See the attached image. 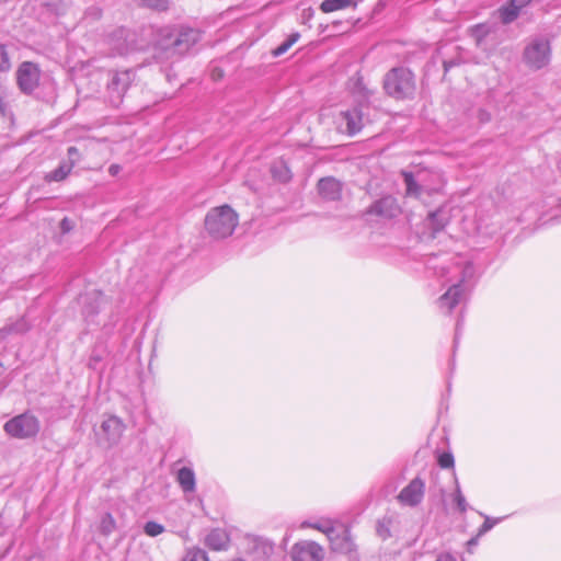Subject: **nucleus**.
I'll return each instance as SVG.
<instances>
[{
    "label": "nucleus",
    "mask_w": 561,
    "mask_h": 561,
    "mask_svg": "<svg viewBox=\"0 0 561 561\" xmlns=\"http://www.w3.org/2000/svg\"><path fill=\"white\" fill-rule=\"evenodd\" d=\"M202 39V32L190 26L153 30L142 50L159 62L181 58Z\"/></svg>",
    "instance_id": "f257e3e1"
},
{
    "label": "nucleus",
    "mask_w": 561,
    "mask_h": 561,
    "mask_svg": "<svg viewBox=\"0 0 561 561\" xmlns=\"http://www.w3.org/2000/svg\"><path fill=\"white\" fill-rule=\"evenodd\" d=\"M382 88L396 101H411L416 95L415 75L408 67H393L383 76Z\"/></svg>",
    "instance_id": "f03ea898"
},
{
    "label": "nucleus",
    "mask_w": 561,
    "mask_h": 561,
    "mask_svg": "<svg viewBox=\"0 0 561 561\" xmlns=\"http://www.w3.org/2000/svg\"><path fill=\"white\" fill-rule=\"evenodd\" d=\"M204 224L209 237L220 240L233 233L239 224V216L229 205H221L207 213Z\"/></svg>",
    "instance_id": "7ed1b4c3"
},
{
    "label": "nucleus",
    "mask_w": 561,
    "mask_h": 561,
    "mask_svg": "<svg viewBox=\"0 0 561 561\" xmlns=\"http://www.w3.org/2000/svg\"><path fill=\"white\" fill-rule=\"evenodd\" d=\"M551 58L550 41L545 36L529 39L523 51V60L531 70H540L549 65Z\"/></svg>",
    "instance_id": "20e7f679"
},
{
    "label": "nucleus",
    "mask_w": 561,
    "mask_h": 561,
    "mask_svg": "<svg viewBox=\"0 0 561 561\" xmlns=\"http://www.w3.org/2000/svg\"><path fill=\"white\" fill-rule=\"evenodd\" d=\"M39 430L41 423L38 419L28 412L16 415L4 424L5 433L19 439L33 438L38 434Z\"/></svg>",
    "instance_id": "39448f33"
},
{
    "label": "nucleus",
    "mask_w": 561,
    "mask_h": 561,
    "mask_svg": "<svg viewBox=\"0 0 561 561\" xmlns=\"http://www.w3.org/2000/svg\"><path fill=\"white\" fill-rule=\"evenodd\" d=\"M125 425L122 420L115 415L106 417L95 430L98 444L104 448H110L121 440Z\"/></svg>",
    "instance_id": "423d86ee"
},
{
    "label": "nucleus",
    "mask_w": 561,
    "mask_h": 561,
    "mask_svg": "<svg viewBox=\"0 0 561 561\" xmlns=\"http://www.w3.org/2000/svg\"><path fill=\"white\" fill-rule=\"evenodd\" d=\"M39 69L31 61L22 62L16 71V82L20 90L25 94H31L38 85Z\"/></svg>",
    "instance_id": "0eeeda50"
},
{
    "label": "nucleus",
    "mask_w": 561,
    "mask_h": 561,
    "mask_svg": "<svg viewBox=\"0 0 561 561\" xmlns=\"http://www.w3.org/2000/svg\"><path fill=\"white\" fill-rule=\"evenodd\" d=\"M425 482L419 477L412 479L398 494V501L405 506L415 507L424 497Z\"/></svg>",
    "instance_id": "6e6552de"
},
{
    "label": "nucleus",
    "mask_w": 561,
    "mask_h": 561,
    "mask_svg": "<svg viewBox=\"0 0 561 561\" xmlns=\"http://www.w3.org/2000/svg\"><path fill=\"white\" fill-rule=\"evenodd\" d=\"M290 557L293 561H322L323 549L314 541L304 540L293 546Z\"/></svg>",
    "instance_id": "1a4fd4ad"
},
{
    "label": "nucleus",
    "mask_w": 561,
    "mask_h": 561,
    "mask_svg": "<svg viewBox=\"0 0 561 561\" xmlns=\"http://www.w3.org/2000/svg\"><path fill=\"white\" fill-rule=\"evenodd\" d=\"M81 302L87 321L93 322L94 317L105 307L107 300L102 291L93 289L81 296Z\"/></svg>",
    "instance_id": "9d476101"
},
{
    "label": "nucleus",
    "mask_w": 561,
    "mask_h": 561,
    "mask_svg": "<svg viewBox=\"0 0 561 561\" xmlns=\"http://www.w3.org/2000/svg\"><path fill=\"white\" fill-rule=\"evenodd\" d=\"M366 215L391 219L400 214V206L397 199L387 195L375 201L365 211Z\"/></svg>",
    "instance_id": "9b49d317"
},
{
    "label": "nucleus",
    "mask_w": 561,
    "mask_h": 561,
    "mask_svg": "<svg viewBox=\"0 0 561 561\" xmlns=\"http://www.w3.org/2000/svg\"><path fill=\"white\" fill-rule=\"evenodd\" d=\"M364 107L354 105L345 111H341L340 117L345 123V133L354 136L364 127Z\"/></svg>",
    "instance_id": "f8f14e48"
},
{
    "label": "nucleus",
    "mask_w": 561,
    "mask_h": 561,
    "mask_svg": "<svg viewBox=\"0 0 561 561\" xmlns=\"http://www.w3.org/2000/svg\"><path fill=\"white\" fill-rule=\"evenodd\" d=\"M318 191L320 196L325 201H340L342 198V183L332 178H322L318 182Z\"/></svg>",
    "instance_id": "ddd939ff"
},
{
    "label": "nucleus",
    "mask_w": 561,
    "mask_h": 561,
    "mask_svg": "<svg viewBox=\"0 0 561 561\" xmlns=\"http://www.w3.org/2000/svg\"><path fill=\"white\" fill-rule=\"evenodd\" d=\"M463 297V289L460 284H454L448 290L442 295L438 300V307L446 313H450L453 309L460 302Z\"/></svg>",
    "instance_id": "4468645a"
},
{
    "label": "nucleus",
    "mask_w": 561,
    "mask_h": 561,
    "mask_svg": "<svg viewBox=\"0 0 561 561\" xmlns=\"http://www.w3.org/2000/svg\"><path fill=\"white\" fill-rule=\"evenodd\" d=\"M374 94L373 90H369L363 82L362 78H357L352 88V96L355 105L368 108L370 105V99Z\"/></svg>",
    "instance_id": "2eb2a0df"
},
{
    "label": "nucleus",
    "mask_w": 561,
    "mask_h": 561,
    "mask_svg": "<svg viewBox=\"0 0 561 561\" xmlns=\"http://www.w3.org/2000/svg\"><path fill=\"white\" fill-rule=\"evenodd\" d=\"M176 481L184 493H192L196 489L195 473L188 467H182L178 470Z\"/></svg>",
    "instance_id": "dca6fc26"
},
{
    "label": "nucleus",
    "mask_w": 561,
    "mask_h": 561,
    "mask_svg": "<svg viewBox=\"0 0 561 561\" xmlns=\"http://www.w3.org/2000/svg\"><path fill=\"white\" fill-rule=\"evenodd\" d=\"M494 32V25L490 23H479L468 28V34L474 41L477 47H482L484 39Z\"/></svg>",
    "instance_id": "f3484780"
},
{
    "label": "nucleus",
    "mask_w": 561,
    "mask_h": 561,
    "mask_svg": "<svg viewBox=\"0 0 561 561\" xmlns=\"http://www.w3.org/2000/svg\"><path fill=\"white\" fill-rule=\"evenodd\" d=\"M228 541V536L220 529H213L205 538V545L215 551L225 550Z\"/></svg>",
    "instance_id": "a211bd4d"
},
{
    "label": "nucleus",
    "mask_w": 561,
    "mask_h": 561,
    "mask_svg": "<svg viewBox=\"0 0 561 561\" xmlns=\"http://www.w3.org/2000/svg\"><path fill=\"white\" fill-rule=\"evenodd\" d=\"M72 169L73 163L71 161H60L55 170L45 174L44 180L47 183L61 182L71 173Z\"/></svg>",
    "instance_id": "6ab92c4d"
},
{
    "label": "nucleus",
    "mask_w": 561,
    "mask_h": 561,
    "mask_svg": "<svg viewBox=\"0 0 561 561\" xmlns=\"http://www.w3.org/2000/svg\"><path fill=\"white\" fill-rule=\"evenodd\" d=\"M128 79L127 73H115L111 80V82L107 84V89L111 93H115V98L117 101L121 100L123 93L126 90V80Z\"/></svg>",
    "instance_id": "aec40b11"
},
{
    "label": "nucleus",
    "mask_w": 561,
    "mask_h": 561,
    "mask_svg": "<svg viewBox=\"0 0 561 561\" xmlns=\"http://www.w3.org/2000/svg\"><path fill=\"white\" fill-rule=\"evenodd\" d=\"M520 13V9L510 0L506 4L499 9V16L503 24L514 22Z\"/></svg>",
    "instance_id": "412c9836"
},
{
    "label": "nucleus",
    "mask_w": 561,
    "mask_h": 561,
    "mask_svg": "<svg viewBox=\"0 0 561 561\" xmlns=\"http://www.w3.org/2000/svg\"><path fill=\"white\" fill-rule=\"evenodd\" d=\"M356 2L354 0H324L320 9L324 13H330L333 11L346 9L350 7H355Z\"/></svg>",
    "instance_id": "4be33fe9"
},
{
    "label": "nucleus",
    "mask_w": 561,
    "mask_h": 561,
    "mask_svg": "<svg viewBox=\"0 0 561 561\" xmlns=\"http://www.w3.org/2000/svg\"><path fill=\"white\" fill-rule=\"evenodd\" d=\"M428 222L434 232H439L447 225V219L443 216L440 210H435L428 214Z\"/></svg>",
    "instance_id": "5701e85b"
},
{
    "label": "nucleus",
    "mask_w": 561,
    "mask_h": 561,
    "mask_svg": "<svg viewBox=\"0 0 561 561\" xmlns=\"http://www.w3.org/2000/svg\"><path fill=\"white\" fill-rule=\"evenodd\" d=\"M300 38V34L298 32L291 33L286 41H284L279 46L272 50V55L274 57H279L285 54L298 39Z\"/></svg>",
    "instance_id": "b1692460"
},
{
    "label": "nucleus",
    "mask_w": 561,
    "mask_h": 561,
    "mask_svg": "<svg viewBox=\"0 0 561 561\" xmlns=\"http://www.w3.org/2000/svg\"><path fill=\"white\" fill-rule=\"evenodd\" d=\"M404 183L407 186V194L419 196L421 194V186L414 179V175L411 172H402Z\"/></svg>",
    "instance_id": "393cba45"
},
{
    "label": "nucleus",
    "mask_w": 561,
    "mask_h": 561,
    "mask_svg": "<svg viewBox=\"0 0 561 561\" xmlns=\"http://www.w3.org/2000/svg\"><path fill=\"white\" fill-rule=\"evenodd\" d=\"M182 561H208V557L205 550L193 547L186 550Z\"/></svg>",
    "instance_id": "a878e982"
},
{
    "label": "nucleus",
    "mask_w": 561,
    "mask_h": 561,
    "mask_svg": "<svg viewBox=\"0 0 561 561\" xmlns=\"http://www.w3.org/2000/svg\"><path fill=\"white\" fill-rule=\"evenodd\" d=\"M100 533L104 536L111 535L115 529V520L110 513H105L100 522L99 526Z\"/></svg>",
    "instance_id": "bb28decb"
},
{
    "label": "nucleus",
    "mask_w": 561,
    "mask_h": 561,
    "mask_svg": "<svg viewBox=\"0 0 561 561\" xmlns=\"http://www.w3.org/2000/svg\"><path fill=\"white\" fill-rule=\"evenodd\" d=\"M454 502L456 503L460 513H465L468 510V503L461 492L457 478L455 479Z\"/></svg>",
    "instance_id": "cd10ccee"
},
{
    "label": "nucleus",
    "mask_w": 561,
    "mask_h": 561,
    "mask_svg": "<svg viewBox=\"0 0 561 561\" xmlns=\"http://www.w3.org/2000/svg\"><path fill=\"white\" fill-rule=\"evenodd\" d=\"M391 519L383 517L377 522L376 531L381 539H387L391 536L390 531Z\"/></svg>",
    "instance_id": "c85d7f7f"
},
{
    "label": "nucleus",
    "mask_w": 561,
    "mask_h": 561,
    "mask_svg": "<svg viewBox=\"0 0 561 561\" xmlns=\"http://www.w3.org/2000/svg\"><path fill=\"white\" fill-rule=\"evenodd\" d=\"M142 531L150 537H156L164 531V526L157 522L149 520L142 526Z\"/></svg>",
    "instance_id": "c756f323"
},
{
    "label": "nucleus",
    "mask_w": 561,
    "mask_h": 561,
    "mask_svg": "<svg viewBox=\"0 0 561 561\" xmlns=\"http://www.w3.org/2000/svg\"><path fill=\"white\" fill-rule=\"evenodd\" d=\"M309 527H312L314 529H318L322 533H324L331 541L334 540L333 535L335 533L334 527L332 526L331 522H323V523H314V524H307Z\"/></svg>",
    "instance_id": "7c9ffc66"
},
{
    "label": "nucleus",
    "mask_w": 561,
    "mask_h": 561,
    "mask_svg": "<svg viewBox=\"0 0 561 561\" xmlns=\"http://www.w3.org/2000/svg\"><path fill=\"white\" fill-rule=\"evenodd\" d=\"M11 68L10 56L7 46L0 44V72H7Z\"/></svg>",
    "instance_id": "2f4dec72"
},
{
    "label": "nucleus",
    "mask_w": 561,
    "mask_h": 561,
    "mask_svg": "<svg viewBox=\"0 0 561 561\" xmlns=\"http://www.w3.org/2000/svg\"><path fill=\"white\" fill-rule=\"evenodd\" d=\"M142 5L162 12L169 9V0H142Z\"/></svg>",
    "instance_id": "473e14b6"
},
{
    "label": "nucleus",
    "mask_w": 561,
    "mask_h": 561,
    "mask_svg": "<svg viewBox=\"0 0 561 561\" xmlns=\"http://www.w3.org/2000/svg\"><path fill=\"white\" fill-rule=\"evenodd\" d=\"M26 330H27L26 323L22 319V320L18 321L14 324L4 327L0 332H3L5 334H10V333H22V332H25Z\"/></svg>",
    "instance_id": "72a5a7b5"
},
{
    "label": "nucleus",
    "mask_w": 561,
    "mask_h": 561,
    "mask_svg": "<svg viewBox=\"0 0 561 561\" xmlns=\"http://www.w3.org/2000/svg\"><path fill=\"white\" fill-rule=\"evenodd\" d=\"M272 172L274 178L278 179L282 182H288L291 179V173L285 165H282L279 170L277 169V167H273Z\"/></svg>",
    "instance_id": "f704fd0d"
},
{
    "label": "nucleus",
    "mask_w": 561,
    "mask_h": 561,
    "mask_svg": "<svg viewBox=\"0 0 561 561\" xmlns=\"http://www.w3.org/2000/svg\"><path fill=\"white\" fill-rule=\"evenodd\" d=\"M500 520H501V518L493 519V518L486 516L483 524L480 526V528L478 530V536H483L484 534L490 531Z\"/></svg>",
    "instance_id": "c9c22d12"
},
{
    "label": "nucleus",
    "mask_w": 561,
    "mask_h": 561,
    "mask_svg": "<svg viewBox=\"0 0 561 561\" xmlns=\"http://www.w3.org/2000/svg\"><path fill=\"white\" fill-rule=\"evenodd\" d=\"M438 465L444 468H453L454 467V456L450 453H443L438 456Z\"/></svg>",
    "instance_id": "e433bc0d"
},
{
    "label": "nucleus",
    "mask_w": 561,
    "mask_h": 561,
    "mask_svg": "<svg viewBox=\"0 0 561 561\" xmlns=\"http://www.w3.org/2000/svg\"><path fill=\"white\" fill-rule=\"evenodd\" d=\"M473 274H474L473 264L470 262L466 263V265L462 268V277L457 284H460L462 286V284L465 282H467L468 279H470L473 276Z\"/></svg>",
    "instance_id": "4c0bfd02"
},
{
    "label": "nucleus",
    "mask_w": 561,
    "mask_h": 561,
    "mask_svg": "<svg viewBox=\"0 0 561 561\" xmlns=\"http://www.w3.org/2000/svg\"><path fill=\"white\" fill-rule=\"evenodd\" d=\"M67 156H68V159L66 161H71L75 167L76 163L79 161V157H80L79 149L75 146H70L67 149Z\"/></svg>",
    "instance_id": "58836bf2"
},
{
    "label": "nucleus",
    "mask_w": 561,
    "mask_h": 561,
    "mask_svg": "<svg viewBox=\"0 0 561 561\" xmlns=\"http://www.w3.org/2000/svg\"><path fill=\"white\" fill-rule=\"evenodd\" d=\"M60 230L62 233H68L69 231H71L75 227L73 225V221L67 217H65L61 221H60Z\"/></svg>",
    "instance_id": "ea45409f"
},
{
    "label": "nucleus",
    "mask_w": 561,
    "mask_h": 561,
    "mask_svg": "<svg viewBox=\"0 0 561 561\" xmlns=\"http://www.w3.org/2000/svg\"><path fill=\"white\" fill-rule=\"evenodd\" d=\"M8 112H9V106L5 101V94H4V92L0 91V114L2 116H7Z\"/></svg>",
    "instance_id": "a19ab883"
},
{
    "label": "nucleus",
    "mask_w": 561,
    "mask_h": 561,
    "mask_svg": "<svg viewBox=\"0 0 561 561\" xmlns=\"http://www.w3.org/2000/svg\"><path fill=\"white\" fill-rule=\"evenodd\" d=\"M343 540H344V543H343L342 546H340V547H334V549H336V550H341V551L350 550L352 542H351V540L348 539V537H347V533H346V531L344 533V538H343Z\"/></svg>",
    "instance_id": "79ce46f5"
},
{
    "label": "nucleus",
    "mask_w": 561,
    "mask_h": 561,
    "mask_svg": "<svg viewBox=\"0 0 561 561\" xmlns=\"http://www.w3.org/2000/svg\"><path fill=\"white\" fill-rule=\"evenodd\" d=\"M435 561H457V560L449 553H442V554L437 556Z\"/></svg>",
    "instance_id": "37998d69"
},
{
    "label": "nucleus",
    "mask_w": 561,
    "mask_h": 561,
    "mask_svg": "<svg viewBox=\"0 0 561 561\" xmlns=\"http://www.w3.org/2000/svg\"><path fill=\"white\" fill-rule=\"evenodd\" d=\"M121 171V165L119 164H111L110 168H108V173L112 175V176H116Z\"/></svg>",
    "instance_id": "c03bdc74"
},
{
    "label": "nucleus",
    "mask_w": 561,
    "mask_h": 561,
    "mask_svg": "<svg viewBox=\"0 0 561 561\" xmlns=\"http://www.w3.org/2000/svg\"><path fill=\"white\" fill-rule=\"evenodd\" d=\"M257 543L262 545L265 553L272 552L273 546L271 543H268L267 541L260 539V540H257Z\"/></svg>",
    "instance_id": "a18cd8bd"
},
{
    "label": "nucleus",
    "mask_w": 561,
    "mask_h": 561,
    "mask_svg": "<svg viewBox=\"0 0 561 561\" xmlns=\"http://www.w3.org/2000/svg\"><path fill=\"white\" fill-rule=\"evenodd\" d=\"M457 62L455 60H445L443 62L445 71H448L450 68L455 67Z\"/></svg>",
    "instance_id": "49530a36"
},
{
    "label": "nucleus",
    "mask_w": 561,
    "mask_h": 561,
    "mask_svg": "<svg viewBox=\"0 0 561 561\" xmlns=\"http://www.w3.org/2000/svg\"><path fill=\"white\" fill-rule=\"evenodd\" d=\"M520 10L527 5L531 0H512Z\"/></svg>",
    "instance_id": "de8ad7c7"
},
{
    "label": "nucleus",
    "mask_w": 561,
    "mask_h": 561,
    "mask_svg": "<svg viewBox=\"0 0 561 561\" xmlns=\"http://www.w3.org/2000/svg\"><path fill=\"white\" fill-rule=\"evenodd\" d=\"M480 536H476L473 538H471L469 541H468V547L471 548L473 546H476L478 543V539H479Z\"/></svg>",
    "instance_id": "09e8293b"
},
{
    "label": "nucleus",
    "mask_w": 561,
    "mask_h": 561,
    "mask_svg": "<svg viewBox=\"0 0 561 561\" xmlns=\"http://www.w3.org/2000/svg\"><path fill=\"white\" fill-rule=\"evenodd\" d=\"M59 0H45L46 7H54Z\"/></svg>",
    "instance_id": "8fccbe9b"
},
{
    "label": "nucleus",
    "mask_w": 561,
    "mask_h": 561,
    "mask_svg": "<svg viewBox=\"0 0 561 561\" xmlns=\"http://www.w3.org/2000/svg\"><path fill=\"white\" fill-rule=\"evenodd\" d=\"M216 76H218V77H222V73H221V72L213 73V77H216Z\"/></svg>",
    "instance_id": "3c124183"
},
{
    "label": "nucleus",
    "mask_w": 561,
    "mask_h": 561,
    "mask_svg": "<svg viewBox=\"0 0 561 561\" xmlns=\"http://www.w3.org/2000/svg\"><path fill=\"white\" fill-rule=\"evenodd\" d=\"M216 76H218V77H222V73H221V72L213 73V77H216Z\"/></svg>",
    "instance_id": "603ef678"
},
{
    "label": "nucleus",
    "mask_w": 561,
    "mask_h": 561,
    "mask_svg": "<svg viewBox=\"0 0 561 561\" xmlns=\"http://www.w3.org/2000/svg\"><path fill=\"white\" fill-rule=\"evenodd\" d=\"M216 76H218V77H222V73H221V72L213 73V77H216Z\"/></svg>",
    "instance_id": "864d4df0"
},
{
    "label": "nucleus",
    "mask_w": 561,
    "mask_h": 561,
    "mask_svg": "<svg viewBox=\"0 0 561 561\" xmlns=\"http://www.w3.org/2000/svg\"><path fill=\"white\" fill-rule=\"evenodd\" d=\"M558 167H559V169H560V171H561V157H560V160H559Z\"/></svg>",
    "instance_id": "5fc2aeb1"
},
{
    "label": "nucleus",
    "mask_w": 561,
    "mask_h": 561,
    "mask_svg": "<svg viewBox=\"0 0 561 561\" xmlns=\"http://www.w3.org/2000/svg\"><path fill=\"white\" fill-rule=\"evenodd\" d=\"M458 331H459V328L457 327L456 328V337L458 336Z\"/></svg>",
    "instance_id": "6e6d98bb"
}]
</instances>
